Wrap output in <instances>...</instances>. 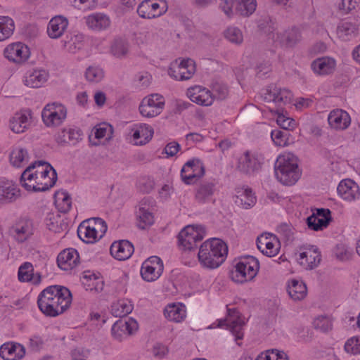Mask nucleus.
I'll list each match as a JSON object with an SVG mask.
<instances>
[{
  "instance_id": "nucleus-62",
  "label": "nucleus",
  "mask_w": 360,
  "mask_h": 360,
  "mask_svg": "<svg viewBox=\"0 0 360 360\" xmlns=\"http://www.w3.org/2000/svg\"><path fill=\"white\" fill-rule=\"evenodd\" d=\"M180 149V145L175 141L167 144L165 148V153L170 157L175 155Z\"/></svg>"
},
{
  "instance_id": "nucleus-52",
  "label": "nucleus",
  "mask_w": 360,
  "mask_h": 360,
  "mask_svg": "<svg viewBox=\"0 0 360 360\" xmlns=\"http://www.w3.org/2000/svg\"><path fill=\"white\" fill-rule=\"evenodd\" d=\"M271 139L278 146H286L288 141L289 132L279 129L273 130L271 133Z\"/></svg>"
},
{
  "instance_id": "nucleus-41",
  "label": "nucleus",
  "mask_w": 360,
  "mask_h": 360,
  "mask_svg": "<svg viewBox=\"0 0 360 360\" xmlns=\"http://www.w3.org/2000/svg\"><path fill=\"white\" fill-rule=\"evenodd\" d=\"M15 30L14 22L8 16H0V41L8 39Z\"/></svg>"
},
{
  "instance_id": "nucleus-38",
  "label": "nucleus",
  "mask_w": 360,
  "mask_h": 360,
  "mask_svg": "<svg viewBox=\"0 0 360 360\" xmlns=\"http://www.w3.org/2000/svg\"><path fill=\"white\" fill-rule=\"evenodd\" d=\"M236 197V202L240 203L245 209L252 207L256 202V197L250 188H238Z\"/></svg>"
},
{
  "instance_id": "nucleus-12",
  "label": "nucleus",
  "mask_w": 360,
  "mask_h": 360,
  "mask_svg": "<svg viewBox=\"0 0 360 360\" xmlns=\"http://www.w3.org/2000/svg\"><path fill=\"white\" fill-rule=\"evenodd\" d=\"M205 174V167L198 159H193L185 163L181 171V177L184 184L189 185L194 183Z\"/></svg>"
},
{
  "instance_id": "nucleus-27",
  "label": "nucleus",
  "mask_w": 360,
  "mask_h": 360,
  "mask_svg": "<svg viewBox=\"0 0 360 360\" xmlns=\"http://www.w3.org/2000/svg\"><path fill=\"white\" fill-rule=\"evenodd\" d=\"M133 139L136 145L143 146L146 144L152 139L153 135V128L146 124L135 125L131 129Z\"/></svg>"
},
{
  "instance_id": "nucleus-1",
  "label": "nucleus",
  "mask_w": 360,
  "mask_h": 360,
  "mask_svg": "<svg viewBox=\"0 0 360 360\" xmlns=\"http://www.w3.org/2000/svg\"><path fill=\"white\" fill-rule=\"evenodd\" d=\"M72 294L62 285H51L39 295L37 304L40 311L47 316L55 317L65 311L71 305Z\"/></svg>"
},
{
  "instance_id": "nucleus-4",
  "label": "nucleus",
  "mask_w": 360,
  "mask_h": 360,
  "mask_svg": "<svg viewBox=\"0 0 360 360\" xmlns=\"http://www.w3.org/2000/svg\"><path fill=\"white\" fill-rule=\"evenodd\" d=\"M231 271L230 276L236 283H245L253 279L259 269V261L252 256H248L239 261Z\"/></svg>"
},
{
  "instance_id": "nucleus-7",
  "label": "nucleus",
  "mask_w": 360,
  "mask_h": 360,
  "mask_svg": "<svg viewBox=\"0 0 360 360\" xmlns=\"http://www.w3.org/2000/svg\"><path fill=\"white\" fill-rule=\"evenodd\" d=\"M66 108L57 103L47 104L41 112L43 122L47 127L60 125L66 118Z\"/></svg>"
},
{
  "instance_id": "nucleus-40",
  "label": "nucleus",
  "mask_w": 360,
  "mask_h": 360,
  "mask_svg": "<svg viewBox=\"0 0 360 360\" xmlns=\"http://www.w3.org/2000/svg\"><path fill=\"white\" fill-rule=\"evenodd\" d=\"M47 78L48 73L45 70H34L26 77L25 84L31 88H38L46 81Z\"/></svg>"
},
{
  "instance_id": "nucleus-18",
  "label": "nucleus",
  "mask_w": 360,
  "mask_h": 360,
  "mask_svg": "<svg viewBox=\"0 0 360 360\" xmlns=\"http://www.w3.org/2000/svg\"><path fill=\"white\" fill-rule=\"evenodd\" d=\"M187 96L190 100L200 105L210 106L214 102L212 93L201 86H195L187 89Z\"/></svg>"
},
{
  "instance_id": "nucleus-29",
  "label": "nucleus",
  "mask_w": 360,
  "mask_h": 360,
  "mask_svg": "<svg viewBox=\"0 0 360 360\" xmlns=\"http://www.w3.org/2000/svg\"><path fill=\"white\" fill-rule=\"evenodd\" d=\"M336 62L330 57H322L314 60L311 67L314 72L319 75H328L335 70Z\"/></svg>"
},
{
  "instance_id": "nucleus-39",
  "label": "nucleus",
  "mask_w": 360,
  "mask_h": 360,
  "mask_svg": "<svg viewBox=\"0 0 360 360\" xmlns=\"http://www.w3.org/2000/svg\"><path fill=\"white\" fill-rule=\"evenodd\" d=\"M35 165H29L25 171L22 173L20 176V184L22 187H24L27 191H32L35 192L36 188V181L34 175Z\"/></svg>"
},
{
  "instance_id": "nucleus-5",
  "label": "nucleus",
  "mask_w": 360,
  "mask_h": 360,
  "mask_svg": "<svg viewBox=\"0 0 360 360\" xmlns=\"http://www.w3.org/2000/svg\"><path fill=\"white\" fill-rule=\"evenodd\" d=\"M204 238V228L187 226L178 235L179 245L184 250H191L198 248L197 243Z\"/></svg>"
},
{
  "instance_id": "nucleus-50",
  "label": "nucleus",
  "mask_w": 360,
  "mask_h": 360,
  "mask_svg": "<svg viewBox=\"0 0 360 360\" xmlns=\"http://www.w3.org/2000/svg\"><path fill=\"white\" fill-rule=\"evenodd\" d=\"M224 37L230 42L240 44L243 41V36L240 30L236 27H228L224 33Z\"/></svg>"
},
{
  "instance_id": "nucleus-43",
  "label": "nucleus",
  "mask_w": 360,
  "mask_h": 360,
  "mask_svg": "<svg viewBox=\"0 0 360 360\" xmlns=\"http://www.w3.org/2000/svg\"><path fill=\"white\" fill-rule=\"evenodd\" d=\"M133 310V305L127 300H119L112 305V314L116 317H124Z\"/></svg>"
},
{
  "instance_id": "nucleus-42",
  "label": "nucleus",
  "mask_w": 360,
  "mask_h": 360,
  "mask_svg": "<svg viewBox=\"0 0 360 360\" xmlns=\"http://www.w3.org/2000/svg\"><path fill=\"white\" fill-rule=\"evenodd\" d=\"M28 153L22 148L13 149L10 154V162L16 167H21L28 162Z\"/></svg>"
},
{
  "instance_id": "nucleus-17",
  "label": "nucleus",
  "mask_w": 360,
  "mask_h": 360,
  "mask_svg": "<svg viewBox=\"0 0 360 360\" xmlns=\"http://www.w3.org/2000/svg\"><path fill=\"white\" fill-rule=\"evenodd\" d=\"M261 163L256 154L249 150L245 151L238 160L237 169L245 174H252L258 171Z\"/></svg>"
},
{
  "instance_id": "nucleus-49",
  "label": "nucleus",
  "mask_w": 360,
  "mask_h": 360,
  "mask_svg": "<svg viewBox=\"0 0 360 360\" xmlns=\"http://www.w3.org/2000/svg\"><path fill=\"white\" fill-rule=\"evenodd\" d=\"M33 266L30 262L23 263L18 269V279L21 282H29L33 280Z\"/></svg>"
},
{
  "instance_id": "nucleus-33",
  "label": "nucleus",
  "mask_w": 360,
  "mask_h": 360,
  "mask_svg": "<svg viewBox=\"0 0 360 360\" xmlns=\"http://www.w3.org/2000/svg\"><path fill=\"white\" fill-rule=\"evenodd\" d=\"M85 22L89 29L97 31L106 29L110 22L106 15L100 13L88 15L85 18Z\"/></svg>"
},
{
  "instance_id": "nucleus-25",
  "label": "nucleus",
  "mask_w": 360,
  "mask_h": 360,
  "mask_svg": "<svg viewBox=\"0 0 360 360\" xmlns=\"http://www.w3.org/2000/svg\"><path fill=\"white\" fill-rule=\"evenodd\" d=\"M25 353L24 347L20 344L7 342L0 347V356L4 360H19Z\"/></svg>"
},
{
  "instance_id": "nucleus-59",
  "label": "nucleus",
  "mask_w": 360,
  "mask_h": 360,
  "mask_svg": "<svg viewBox=\"0 0 360 360\" xmlns=\"http://www.w3.org/2000/svg\"><path fill=\"white\" fill-rule=\"evenodd\" d=\"M359 339L352 338L349 339L345 345V349L348 353L357 354L360 352V345H359Z\"/></svg>"
},
{
  "instance_id": "nucleus-58",
  "label": "nucleus",
  "mask_w": 360,
  "mask_h": 360,
  "mask_svg": "<svg viewBox=\"0 0 360 360\" xmlns=\"http://www.w3.org/2000/svg\"><path fill=\"white\" fill-rule=\"evenodd\" d=\"M212 93L214 96V99L217 98V99L223 100L227 96L229 90L226 85L215 83L212 86Z\"/></svg>"
},
{
  "instance_id": "nucleus-34",
  "label": "nucleus",
  "mask_w": 360,
  "mask_h": 360,
  "mask_svg": "<svg viewBox=\"0 0 360 360\" xmlns=\"http://www.w3.org/2000/svg\"><path fill=\"white\" fill-rule=\"evenodd\" d=\"M216 191V185L212 181H203L196 189L195 198L200 203L210 200Z\"/></svg>"
},
{
  "instance_id": "nucleus-47",
  "label": "nucleus",
  "mask_w": 360,
  "mask_h": 360,
  "mask_svg": "<svg viewBox=\"0 0 360 360\" xmlns=\"http://www.w3.org/2000/svg\"><path fill=\"white\" fill-rule=\"evenodd\" d=\"M129 49L128 43L122 39H116L111 45V52L117 58L124 56Z\"/></svg>"
},
{
  "instance_id": "nucleus-61",
  "label": "nucleus",
  "mask_w": 360,
  "mask_h": 360,
  "mask_svg": "<svg viewBox=\"0 0 360 360\" xmlns=\"http://www.w3.org/2000/svg\"><path fill=\"white\" fill-rule=\"evenodd\" d=\"M335 255L338 259L341 261L349 260L351 257V252L344 247L337 246Z\"/></svg>"
},
{
  "instance_id": "nucleus-16",
  "label": "nucleus",
  "mask_w": 360,
  "mask_h": 360,
  "mask_svg": "<svg viewBox=\"0 0 360 360\" xmlns=\"http://www.w3.org/2000/svg\"><path fill=\"white\" fill-rule=\"evenodd\" d=\"M300 249L303 251L300 253L297 261L304 269H313L319 264L321 256L316 248L300 247Z\"/></svg>"
},
{
  "instance_id": "nucleus-9",
  "label": "nucleus",
  "mask_w": 360,
  "mask_h": 360,
  "mask_svg": "<svg viewBox=\"0 0 360 360\" xmlns=\"http://www.w3.org/2000/svg\"><path fill=\"white\" fill-rule=\"evenodd\" d=\"M218 327L226 326L229 329L236 340H240L243 338L242 331L245 322L240 319V314L235 309H228V316L226 319L217 320Z\"/></svg>"
},
{
  "instance_id": "nucleus-21",
  "label": "nucleus",
  "mask_w": 360,
  "mask_h": 360,
  "mask_svg": "<svg viewBox=\"0 0 360 360\" xmlns=\"http://www.w3.org/2000/svg\"><path fill=\"white\" fill-rule=\"evenodd\" d=\"M337 191L342 199L348 201L354 200L360 196L359 186L351 179L341 181Z\"/></svg>"
},
{
  "instance_id": "nucleus-48",
  "label": "nucleus",
  "mask_w": 360,
  "mask_h": 360,
  "mask_svg": "<svg viewBox=\"0 0 360 360\" xmlns=\"http://www.w3.org/2000/svg\"><path fill=\"white\" fill-rule=\"evenodd\" d=\"M256 0H241L237 6V11L241 15L249 16L256 10Z\"/></svg>"
},
{
  "instance_id": "nucleus-46",
  "label": "nucleus",
  "mask_w": 360,
  "mask_h": 360,
  "mask_svg": "<svg viewBox=\"0 0 360 360\" xmlns=\"http://www.w3.org/2000/svg\"><path fill=\"white\" fill-rule=\"evenodd\" d=\"M356 31V26L355 24L350 22H343L338 26L337 34L342 40L347 41L354 36Z\"/></svg>"
},
{
  "instance_id": "nucleus-55",
  "label": "nucleus",
  "mask_w": 360,
  "mask_h": 360,
  "mask_svg": "<svg viewBox=\"0 0 360 360\" xmlns=\"http://www.w3.org/2000/svg\"><path fill=\"white\" fill-rule=\"evenodd\" d=\"M278 116L276 118L277 124L285 131H288L289 130H292L295 127V122L294 120L287 117L283 115L282 113L279 112L277 110Z\"/></svg>"
},
{
  "instance_id": "nucleus-45",
  "label": "nucleus",
  "mask_w": 360,
  "mask_h": 360,
  "mask_svg": "<svg viewBox=\"0 0 360 360\" xmlns=\"http://www.w3.org/2000/svg\"><path fill=\"white\" fill-rule=\"evenodd\" d=\"M65 41V47L70 52L75 53L84 46V35L82 34H72Z\"/></svg>"
},
{
  "instance_id": "nucleus-8",
  "label": "nucleus",
  "mask_w": 360,
  "mask_h": 360,
  "mask_svg": "<svg viewBox=\"0 0 360 360\" xmlns=\"http://www.w3.org/2000/svg\"><path fill=\"white\" fill-rule=\"evenodd\" d=\"M164 98L158 94L144 98L140 105L139 112L146 117H153L160 115L164 108Z\"/></svg>"
},
{
  "instance_id": "nucleus-32",
  "label": "nucleus",
  "mask_w": 360,
  "mask_h": 360,
  "mask_svg": "<svg viewBox=\"0 0 360 360\" xmlns=\"http://www.w3.org/2000/svg\"><path fill=\"white\" fill-rule=\"evenodd\" d=\"M82 132L79 129H63L56 136V141L58 143L63 145L70 143L75 145L82 139Z\"/></svg>"
},
{
  "instance_id": "nucleus-20",
  "label": "nucleus",
  "mask_w": 360,
  "mask_h": 360,
  "mask_svg": "<svg viewBox=\"0 0 360 360\" xmlns=\"http://www.w3.org/2000/svg\"><path fill=\"white\" fill-rule=\"evenodd\" d=\"M79 262V253L73 248L63 250L57 257L58 266L64 271L72 269L78 264Z\"/></svg>"
},
{
  "instance_id": "nucleus-57",
  "label": "nucleus",
  "mask_w": 360,
  "mask_h": 360,
  "mask_svg": "<svg viewBox=\"0 0 360 360\" xmlns=\"http://www.w3.org/2000/svg\"><path fill=\"white\" fill-rule=\"evenodd\" d=\"M279 234L283 236L286 240H292L294 235V228L290 224H281L277 229Z\"/></svg>"
},
{
  "instance_id": "nucleus-51",
  "label": "nucleus",
  "mask_w": 360,
  "mask_h": 360,
  "mask_svg": "<svg viewBox=\"0 0 360 360\" xmlns=\"http://www.w3.org/2000/svg\"><path fill=\"white\" fill-rule=\"evenodd\" d=\"M86 79L90 82H99L104 77L103 69L98 66H89L85 72Z\"/></svg>"
},
{
  "instance_id": "nucleus-36",
  "label": "nucleus",
  "mask_w": 360,
  "mask_h": 360,
  "mask_svg": "<svg viewBox=\"0 0 360 360\" xmlns=\"http://www.w3.org/2000/svg\"><path fill=\"white\" fill-rule=\"evenodd\" d=\"M287 291L294 301L302 300L307 294V288L304 283L297 280H292L289 282Z\"/></svg>"
},
{
  "instance_id": "nucleus-22",
  "label": "nucleus",
  "mask_w": 360,
  "mask_h": 360,
  "mask_svg": "<svg viewBox=\"0 0 360 360\" xmlns=\"http://www.w3.org/2000/svg\"><path fill=\"white\" fill-rule=\"evenodd\" d=\"M15 237L19 242L25 241L34 233V224L28 217L20 218L13 226Z\"/></svg>"
},
{
  "instance_id": "nucleus-54",
  "label": "nucleus",
  "mask_w": 360,
  "mask_h": 360,
  "mask_svg": "<svg viewBox=\"0 0 360 360\" xmlns=\"http://www.w3.org/2000/svg\"><path fill=\"white\" fill-rule=\"evenodd\" d=\"M314 326L322 332H327L332 328V323L326 316H319L314 320Z\"/></svg>"
},
{
  "instance_id": "nucleus-10",
  "label": "nucleus",
  "mask_w": 360,
  "mask_h": 360,
  "mask_svg": "<svg viewBox=\"0 0 360 360\" xmlns=\"http://www.w3.org/2000/svg\"><path fill=\"white\" fill-rule=\"evenodd\" d=\"M163 262L157 256L148 258L141 266V274L142 278L148 282L156 281L162 274Z\"/></svg>"
},
{
  "instance_id": "nucleus-11",
  "label": "nucleus",
  "mask_w": 360,
  "mask_h": 360,
  "mask_svg": "<svg viewBox=\"0 0 360 360\" xmlns=\"http://www.w3.org/2000/svg\"><path fill=\"white\" fill-rule=\"evenodd\" d=\"M195 72V63L191 58L183 59L179 63L176 61L168 70L170 77L180 81L191 79Z\"/></svg>"
},
{
  "instance_id": "nucleus-44",
  "label": "nucleus",
  "mask_w": 360,
  "mask_h": 360,
  "mask_svg": "<svg viewBox=\"0 0 360 360\" xmlns=\"http://www.w3.org/2000/svg\"><path fill=\"white\" fill-rule=\"evenodd\" d=\"M77 235L86 243H94L101 238L94 229L89 228V225L87 226L79 225L77 229Z\"/></svg>"
},
{
  "instance_id": "nucleus-30",
  "label": "nucleus",
  "mask_w": 360,
  "mask_h": 360,
  "mask_svg": "<svg viewBox=\"0 0 360 360\" xmlns=\"http://www.w3.org/2000/svg\"><path fill=\"white\" fill-rule=\"evenodd\" d=\"M20 195V189L11 182H0V200L4 203L15 201Z\"/></svg>"
},
{
  "instance_id": "nucleus-31",
  "label": "nucleus",
  "mask_w": 360,
  "mask_h": 360,
  "mask_svg": "<svg viewBox=\"0 0 360 360\" xmlns=\"http://www.w3.org/2000/svg\"><path fill=\"white\" fill-rule=\"evenodd\" d=\"M31 114L29 111H20L16 112L10 120V128L15 133H22L30 125L29 120Z\"/></svg>"
},
{
  "instance_id": "nucleus-28",
  "label": "nucleus",
  "mask_w": 360,
  "mask_h": 360,
  "mask_svg": "<svg viewBox=\"0 0 360 360\" xmlns=\"http://www.w3.org/2000/svg\"><path fill=\"white\" fill-rule=\"evenodd\" d=\"M68 25V20L61 16H56L53 18L49 22L47 27V33L52 39H58L60 37Z\"/></svg>"
},
{
  "instance_id": "nucleus-64",
  "label": "nucleus",
  "mask_w": 360,
  "mask_h": 360,
  "mask_svg": "<svg viewBox=\"0 0 360 360\" xmlns=\"http://www.w3.org/2000/svg\"><path fill=\"white\" fill-rule=\"evenodd\" d=\"M278 248L276 247L274 243L270 240L267 245H266L265 249H264V251H262V252L268 257H273L278 253Z\"/></svg>"
},
{
  "instance_id": "nucleus-15",
  "label": "nucleus",
  "mask_w": 360,
  "mask_h": 360,
  "mask_svg": "<svg viewBox=\"0 0 360 360\" xmlns=\"http://www.w3.org/2000/svg\"><path fill=\"white\" fill-rule=\"evenodd\" d=\"M4 54L8 60L21 63L29 58L30 51L27 46L18 42L7 46L4 49Z\"/></svg>"
},
{
  "instance_id": "nucleus-2",
  "label": "nucleus",
  "mask_w": 360,
  "mask_h": 360,
  "mask_svg": "<svg viewBox=\"0 0 360 360\" xmlns=\"http://www.w3.org/2000/svg\"><path fill=\"white\" fill-rule=\"evenodd\" d=\"M227 254V245L219 238H212L201 244L198 257L203 267L214 269L224 263Z\"/></svg>"
},
{
  "instance_id": "nucleus-23",
  "label": "nucleus",
  "mask_w": 360,
  "mask_h": 360,
  "mask_svg": "<svg viewBox=\"0 0 360 360\" xmlns=\"http://www.w3.org/2000/svg\"><path fill=\"white\" fill-rule=\"evenodd\" d=\"M136 215L139 229H145L153 224L154 217L149 209V199L143 198L141 200Z\"/></svg>"
},
{
  "instance_id": "nucleus-56",
  "label": "nucleus",
  "mask_w": 360,
  "mask_h": 360,
  "mask_svg": "<svg viewBox=\"0 0 360 360\" xmlns=\"http://www.w3.org/2000/svg\"><path fill=\"white\" fill-rule=\"evenodd\" d=\"M31 165H34V175L37 174H50L53 172V169L54 168L47 162L45 161H37L34 163H32Z\"/></svg>"
},
{
  "instance_id": "nucleus-14",
  "label": "nucleus",
  "mask_w": 360,
  "mask_h": 360,
  "mask_svg": "<svg viewBox=\"0 0 360 360\" xmlns=\"http://www.w3.org/2000/svg\"><path fill=\"white\" fill-rule=\"evenodd\" d=\"M292 96L293 95L289 89H282L276 85H271L266 89L264 99L269 102L272 101L278 107H281L290 103Z\"/></svg>"
},
{
  "instance_id": "nucleus-63",
  "label": "nucleus",
  "mask_w": 360,
  "mask_h": 360,
  "mask_svg": "<svg viewBox=\"0 0 360 360\" xmlns=\"http://www.w3.org/2000/svg\"><path fill=\"white\" fill-rule=\"evenodd\" d=\"M356 1L353 0H342V2L339 4L340 10L344 11L345 13H348L350 11L355 8Z\"/></svg>"
},
{
  "instance_id": "nucleus-35",
  "label": "nucleus",
  "mask_w": 360,
  "mask_h": 360,
  "mask_svg": "<svg viewBox=\"0 0 360 360\" xmlns=\"http://www.w3.org/2000/svg\"><path fill=\"white\" fill-rule=\"evenodd\" d=\"M36 188L35 192L46 191L52 188L57 181V173L55 169L50 174H37L35 176Z\"/></svg>"
},
{
  "instance_id": "nucleus-60",
  "label": "nucleus",
  "mask_w": 360,
  "mask_h": 360,
  "mask_svg": "<svg viewBox=\"0 0 360 360\" xmlns=\"http://www.w3.org/2000/svg\"><path fill=\"white\" fill-rule=\"evenodd\" d=\"M234 3V0H220L219 7L229 18L231 17L233 13Z\"/></svg>"
},
{
  "instance_id": "nucleus-24",
  "label": "nucleus",
  "mask_w": 360,
  "mask_h": 360,
  "mask_svg": "<svg viewBox=\"0 0 360 360\" xmlns=\"http://www.w3.org/2000/svg\"><path fill=\"white\" fill-rule=\"evenodd\" d=\"M328 124L335 129H346L351 123L349 114L342 110L337 109L331 111L328 117Z\"/></svg>"
},
{
  "instance_id": "nucleus-26",
  "label": "nucleus",
  "mask_w": 360,
  "mask_h": 360,
  "mask_svg": "<svg viewBox=\"0 0 360 360\" xmlns=\"http://www.w3.org/2000/svg\"><path fill=\"white\" fill-rule=\"evenodd\" d=\"M302 34L299 28L292 27L285 30L283 33H277L276 41L287 47H292L301 41Z\"/></svg>"
},
{
  "instance_id": "nucleus-19",
  "label": "nucleus",
  "mask_w": 360,
  "mask_h": 360,
  "mask_svg": "<svg viewBox=\"0 0 360 360\" xmlns=\"http://www.w3.org/2000/svg\"><path fill=\"white\" fill-rule=\"evenodd\" d=\"M134 251L133 244L127 240L115 241L110 248L111 255L116 259L124 261L129 259Z\"/></svg>"
},
{
  "instance_id": "nucleus-13",
  "label": "nucleus",
  "mask_w": 360,
  "mask_h": 360,
  "mask_svg": "<svg viewBox=\"0 0 360 360\" xmlns=\"http://www.w3.org/2000/svg\"><path fill=\"white\" fill-rule=\"evenodd\" d=\"M138 323L134 319H120L112 325L111 333L114 339L122 341L134 334L138 330Z\"/></svg>"
},
{
  "instance_id": "nucleus-3",
  "label": "nucleus",
  "mask_w": 360,
  "mask_h": 360,
  "mask_svg": "<svg viewBox=\"0 0 360 360\" xmlns=\"http://www.w3.org/2000/svg\"><path fill=\"white\" fill-rule=\"evenodd\" d=\"M275 174L283 184H295L300 176L295 157L290 153L278 156L275 163Z\"/></svg>"
},
{
  "instance_id": "nucleus-37",
  "label": "nucleus",
  "mask_w": 360,
  "mask_h": 360,
  "mask_svg": "<svg viewBox=\"0 0 360 360\" xmlns=\"http://www.w3.org/2000/svg\"><path fill=\"white\" fill-rule=\"evenodd\" d=\"M164 315L169 321L181 322L186 316V307L182 304H168L164 310Z\"/></svg>"
},
{
  "instance_id": "nucleus-6",
  "label": "nucleus",
  "mask_w": 360,
  "mask_h": 360,
  "mask_svg": "<svg viewBox=\"0 0 360 360\" xmlns=\"http://www.w3.org/2000/svg\"><path fill=\"white\" fill-rule=\"evenodd\" d=\"M168 9L166 0H144L137 8L138 15L145 19L158 18Z\"/></svg>"
},
{
  "instance_id": "nucleus-53",
  "label": "nucleus",
  "mask_w": 360,
  "mask_h": 360,
  "mask_svg": "<svg viewBox=\"0 0 360 360\" xmlns=\"http://www.w3.org/2000/svg\"><path fill=\"white\" fill-rule=\"evenodd\" d=\"M255 360H288V356L283 352L272 349L271 352L267 351L266 354L262 353Z\"/></svg>"
}]
</instances>
